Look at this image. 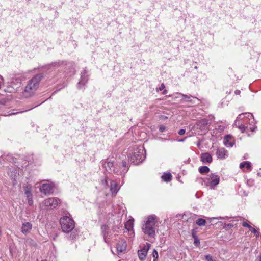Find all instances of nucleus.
Returning <instances> with one entry per match:
<instances>
[{"label": "nucleus", "instance_id": "obj_1", "mask_svg": "<svg viewBox=\"0 0 261 261\" xmlns=\"http://www.w3.org/2000/svg\"><path fill=\"white\" fill-rule=\"evenodd\" d=\"M42 77L41 74H39L34 76L28 81L24 91L22 92V95L25 98L29 97L33 95L34 92L38 89L40 82Z\"/></svg>", "mask_w": 261, "mask_h": 261}, {"label": "nucleus", "instance_id": "obj_2", "mask_svg": "<svg viewBox=\"0 0 261 261\" xmlns=\"http://www.w3.org/2000/svg\"><path fill=\"white\" fill-rule=\"evenodd\" d=\"M155 216H148L142 227L144 234L150 239L154 238L155 236Z\"/></svg>", "mask_w": 261, "mask_h": 261}, {"label": "nucleus", "instance_id": "obj_3", "mask_svg": "<svg viewBox=\"0 0 261 261\" xmlns=\"http://www.w3.org/2000/svg\"><path fill=\"white\" fill-rule=\"evenodd\" d=\"M145 150L143 146H139L136 147L133 155L130 153L128 157L129 161L135 164L142 162L145 159Z\"/></svg>", "mask_w": 261, "mask_h": 261}, {"label": "nucleus", "instance_id": "obj_4", "mask_svg": "<svg viewBox=\"0 0 261 261\" xmlns=\"http://www.w3.org/2000/svg\"><path fill=\"white\" fill-rule=\"evenodd\" d=\"M60 224L62 231L65 233L71 232L75 227L73 220L67 216L61 218Z\"/></svg>", "mask_w": 261, "mask_h": 261}, {"label": "nucleus", "instance_id": "obj_5", "mask_svg": "<svg viewBox=\"0 0 261 261\" xmlns=\"http://www.w3.org/2000/svg\"><path fill=\"white\" fill-rule=\"evenodd\" d=\"M59 201L60 200L56 197L49 198L40 204V207L45 210H53L58 206Z\"/></svg>", "mask_w": 261, "mask_h": 261}, {"label": "nucleus", "instance_id": "obj_6", "mask_svg": "<svg viewBox=\"0 0 261 261\" xmlns=\"http://www.w3.org/2000/svg\"><path fill=\"white\" fill-rule=\"evenodd\" d=\"M207 186L211 189H214L220 182V176L215 173H211L207 175Z\"/></svg>", "mask_w": 261, "mask_h": 261}, {"label": "nucleus", "instance_id": "obj_7", "mask_svg": "<svg viewBox=\"0 0 261 261\" xmlns=\"http://www.w3.org/2000/svg\"><path fill=\"white\" fill-rule=\"evenodd\" d=\"M126 162H122L121 164L119 165L115 164V167L113 169V171L114 173L118 174V175H123L125 174L128 168L126 166Z\"/></svg>", "mask_w": 261, "mask_h": 261}, {"label": "nucleus", "instance_id": "obj_8", "mask_svg": "<svg viewBox=\"0 0 261 261\" xmlns=\"http://www.w3.org/2000/svg\"><path fill=\"white\" fill-rule=\"evenodd\" d=\"M126 242L124 239H121L116 244V251L118 254L121 253H124L126 249Z\"/></svg>", "mask_w": 261, "mask_h": 261}, {"label": "nucleus", "instance_id": "obj_9", "mask_svg": "<svg viewBox=\"0 0 261 261\" xmlns=\"http://www.w3.org/2000/svg\"><path fill=\"white\" fill-rule=\"evenodd\" d=\"M150 246V244L149 243H147L146 245L144 246L142 249L138 250V255L139 259L143 261L145 259L147 252L149 250Z\"/></svg>", "mask_w": 261, "mask_h": 261}, {"label": "nucleus", "instance_id": "obj_10", "mask_svg": "<svg viewBox=\"0 0 261 261\" xmlns=\"http://www.w3.org/2000/svg\"><path fill=\"white\" fill-rule=\"evenodd\" d=\"M40 192L45 195L50 194L53 192V187L47 183L43 184L40 188Z\"/></svg>", "mask_w": 261, "mask_h": 261}, {"label": "nucleus", "instance_id": "obj_11", "mask_svg": "<svg viewBox=\"0 0 261 261\" xmlns=\"http://www.w3.org/2000/svg\"><path fill=\"white\" fill-rule=\"evenodd\" d=\"M88 81V75L86 70H84L83 72H81V80L77 83V88L80 89L82 85H84Z\"/></svg>", "mask_w": 261, "mask_h": 261}, {"label": "nucleus", "instance_id": "obj_12", "mask_svg": "<svg viewBox=\"0 0 261 261\" xmlns=\"http://www.w3.org/2000/svg\"><path fill=\"white\" fill-rule=\"evenodd\" d=\"M102 164L107 171L112 172L116 164H114L113 162L103 161Z\"/></svg>", "mask_w": 261, "mask_h": 261}, {"label": "nucleus", "instance_id": "obj_13", "mask_svg": "<svg viewBox=\"0 0 261 261\" xmlns=\"http://www.w3.org/2000/svg\"><path fill=\"white\" fill-rule=\"evenodd\" d=\"M200 159L201 161L203 163L210 164L212 162V157L211 155L207 152L202 153L201 155Z\"/></svg>", "mask_w": 261, "mask_h": 261}, {"label": "nucleus", "instance_id": "obj_14", "mask_svg": "<svg viewBox=\"0 0 261 261\" xmlns=\"http://www.w3.org/2000/svg\"><path fill=\"white\" fill-rule=\"evenodd\" d=\"M227 153V151L224 148H218L216 152V154L218 158L220 159H224L225 158V156Z\"/></svg>", "mask_w": 261, "mask_h": 261}, {"label": "nucleus", "instance_id": "obj_15", "mask_svg": "<svg viewBox=\"0 0 261 261\" xmlns=\"http://www.w3.org/2000/svg\"><path fill=\"white\" fill-rule=\"evenodd\" d=\"M119 190L118 184L114 180L110 181V191L112 194L116 195Z\"/></svg>", "mask_w": 261, "mask_h": 261}, {"label": "nucleus", "instance_id": "obj_16", "mask_svg": "<svg viewBox=\"0 0 261 261\" xmlns=\"http://www.w3.org/2000/svg\"><path fill=\"white\" fill-rule=\"evenodd\" d=\"M109 229V228L107 225H105L101 226V230L103 233L105 242L108 243L109 241V233L108 232Z\"/></svg>", "mask_w": 261, "mask_h": 261}, {"label": "nucleus", "instance_id": "obj_17", "mask_svg": "<svg viewBox=\"0 0 261 261\" xmlns=\"http://www.w3.org/2000/svg\"><path fill=\"white\" fill-rule=\"evenodd\" d=\"M224 145L229 147H231L233 146L234 143L232 137L230 135H226L224 140Z\"/></svg>", "mask_w": 261, "mask_h": 261}, {"label": "nucleus", "instance_id": "obj_18", "mask_svg": "<svg viewBox=\"0 0 261 261\" xmlns=\"http://www.w3.org/2000/svg\"><path fill=\"white\" fill-rule=\"evenodd\" d=\"M179 94L181 95V96L182 97V98H181L182 101L189 102L192 104L196 103L195 100H194L191 99V98H193L194 99H196V98L195 97H193L191 95H185V94H183L181 93H179ZM197 100L198 101L199 100L198 99H197Z\"/></svg>", "mask_w": 261, "mask_h": 261}, {"label": "nucleus", "instance_id": "obj_19", "mask_svg": "<svg viewBox=\"0 0 261 261\" xmlns=\"http://www.w3.org/2000/svg\"><path fill=\"white\" fill-rule=\"evenodd\" d=\"M32 228V224L29 222H26L22 224L21 231L24 234L27 233Z\"/></svg>", "mask_w": 261, "mask_h": 261}, {"label": "nucleus", "instance_id": "obj_20", "mask_svg": "<svg viewBox=\"0 0 261 261\" xmlns=\"http://www.w3.org/2000/svg\"><path fill=\"white\" fill-rule=\"evenodd\" d=\"M244 167H246L248 171H250L251 170V163L248 161H245L241 163L240 164V168L241 169H243Z\"/></svg>", "mask_w": 261, "mask_h": 261}, {"label": "nucleus", "instance_id": "obj_21", "mask_svg": "<svg viewBox=\"0 0 261 261\" xmlns=\"http://www.w3.org/2000/svg\"><path fill=\"white\" fill-rule=\"evenodd\" d=\"M134 220L130 219L125 224V227L128 230L130 231L133 229Z\"/></svg>", "mask_w": 261, "mask_h": 261}, {"label": "nucleus", "instance_id": "obj_22", "mask_svg": "<svg viewBox=\"0 0 261 261\" xmlns=\"http://www.w3.org/2000/svg\"><path fill=\"white\" fill-rule=\"evenodd\" d=\"M161 177H162V179H163V180H164V181L169 182L171 179L172 175H171V173H164L162 176Z\"/></svg>", "mask_w": 261, "mask_h": 261}, {"label": "nucleus", "instance_id": "obj_23", "mask_svg": "<svg viewBox=\"0 0 261 261\" xmlns=\"http://www.w3.org/2000/svg\"><path fill=\"white\" fill-rule=\"evenodd\" d=\"M244 115H247V117L248 118H249V117H253V115L251 114V113H243V114H240L237 118L236 120V121H235V124L236 125L237 124V122L240 120V119H242L243 118V116Z\"/></svg>", "mask_w": 261, "mask_h": 261}, {"label": "nucleus", "instance_id": "obj_24", "mask_svg": "<svg viewBox=\"0 0 261 261\" xmlns=\"http://www.w3.org/2000/svg\"><path fill=\"white\" fill-rule=\"evenodd\" d=\"M244 115H247V117L248 118H249V117H253V115L251 114V113H243V114H240L237 118L236 120V121H235V124L236 125L237 124V122L240 120V119H242L243 118V116Z\"/></svg>", "mask_w": 261, "mask_h": 261}, {"label": "nucleus", "instance_id": "obj_25", "mask_svg": "<svg viewBox=\"0 0 261 261\" xmlns=\"http://www.w3.org/2000/svg\"><path fill=\"white\" fill-rule=\"evenodd\" d=\"M31 187L30 185H28L24 188V193L27 197L32 196V194L31 193Z\"/></svg>", "mask_w": 261, "mask_h": 261}, {"label": "nucleus", "instance_id": "obj_26", "mask_svg": "<svg viewBox=\"0 0 261 261\" xmlns=\"http://www.w3.org/2000/svg\"><path fill=\"white\" fill-rule=\"evenodd\" d=\"M210 169L207 166H203L199 168V171L201 174H205L209 172Z\"/></svg>", "mask_w": 261, "mask_h": 261}, {"label": "nucleus", "instance_id": "obj_27", "mask_svg": "<svg viewBox=\"0 0 261 261\" xmlns=\"http://www.w3.org/2000/svg\"><path fill=\"white\" fill-rule=\"evenodd\" d=\"M25 243L27 245L30 246H35L36 245L35 241L31 238H28L26 239Z\"/></svg>", "mask_w": 261, "mask_h": 261}, {"label": "nucleus", "instance_id": "obj_28", "mask_svg": "<svg viewBox=\"0 0 261 261\" xmlns=\"http://www.w3.org/2000/svg\"><path fill=\"white\" fill-rule=\"evenodd\" d=\"M196 223L200 226H204L205 225L206 221L203 219L199 218L196 221Z\"/></svg>", "mask_w": 261, "mask_h": 261}, {"label": "nucleus", "instance_id": "obj_29", "mask_svg": "<svg viewBox=\"0 0 261 261\" xmlns=\"http://www.w3.org/2000/svg\"><path fill=\"white\" fill-rule=\"evenodd\" d=\"M249 230L250 231H251L252 233H253L254 234H255L256 237H259V232H257V231L254 228H253V227H249Z\"/></svg>", "mask_w": 261, "mask_h": 261}, {"label": "nucleus", "instance_id": "obj_30", "mask_svg": "<svg viewBox=\"0 0 261 261\" xmlns=\"http://www.w3.org/2000/svg\"><path fill=\"white\" fill-rule=\"evenodd\" d=\"M101 184L105 188H107L109 186L108 178H106L104 180H101Z\"/></svg>", "mask_w": 261, "mask_h": 261}, {"label": "nucleus", "instance_id": "obj_31", "mask_svg": "<svg viewBox=\"0 0 261 261\" xmlns=\"http://www.w3.org/2000/svg\"><path fill=\"white\" fill-rule=\"evenodd\" d=\"M152 256L153 257V261H156L158 258V253L156 250L154 249L152 252Z\"/></svg>", "mask_w": 261, "mask_h": 261}, {"label": "nucleus", "instance_id": "obj_32", "mask_svg": "<svg viewBox=\"0 0 261 261\" xmlns=\"http://www.w3.org/2000/svg\"><path fill=\"white\" fill-rule=\"evenodd\" d=\"M4 90L6 92L12 93L15 91V89L11 87H8L7 89H5Z\"/></svg>", "mask_w": 261, "mask_h": 261}, {"label": "nucleus", "instance_id": "obj_33", "mask_svg": "<svg viewBox=\"0 0 261 261\" xmlns=\"http://www.w3.org/2000/svg\"><path fill=\"white\" fill-rule=\"evenodd\" d=\"M28 202L29 205H32L33 204V200L32 199V196L27 197Z\"/></svg>", "mask_w": 261, "mask_h": 261}, {"label": "nucleus", "instance_id": "obj_34", "mask_svg": "<svg viewBox=\"0 0 261 261\" xmlns=\"http://www.w3.org/2000/svg\"><path fill=\"white\" fill-rule=\"evenodd\" d=\"M205 260L207 261H214L215 260L213 259L212 256H211L210 255H206L205 256Z\"/></svg>", "mask_w": 261, "mask_h": 261}, {"label": "nucleus", "instance_id": "obj_35", "mask_svg": "<svg viewBox=\"0 0 261 261\" xmlns=\"http://www.w3.org/2000/svg\"><path fill=\"white\" fill-rule=\"evenodd\" d=\"M63 62H55V63H53L51 65L53 66H60L61 65H63Z\"/></svg>", "mask_w": 261, "mask_h": 261}, {"label": "nucleus", "instance_id": "obj_36", "mask_svg": "<svg viewBox=\"0 0 261 261\" xmlns=\"http://www.w3.org/2000/svg\"><path fill=\"white\" fill-rule=\"evenodd\" d=\"M239 129L242 132H244L246 128H247L248 126H245L244 125H241L239 126Z\"/></svg>", "mask_w": 261, "mask_h": 261}, {"label": "nucleus", "instance_id": "obj_37", "mask_svg": "<svg viewBox=\"0 0 261 261\" xmlns=\"http://www.w3.org/2000/svg\"><path fill=\"white\" fill-rule=\"evenodd\" d=\"M242 224L243 226L248 227L249 229L250 227H251V226L248 224L246 222H243Z\"/></svg>", "mask_w": 261, "mask_h": 261}, {"label": "nucleus", "instance_id": "obj_38", "mask_svg": "<svg viewBox=\"0 0 261 261\" xmlns=\"http://www.w3.org/2000/svg\"><path fill=\"white\" fill-rule=\"evenodd\" d=\"M194 244L196 246H198L200 244V241L197 238H195Z\"/></svg>", "mask_w": 261, "mask_h": 261}, {"label": "nucleus", "instance_id": "obj_39", "mask_svg": "<svg viewBox=\"0 0 261 261\" xmlns=\"http://www.w3.org/2000/svg\"><path fill=\"white\" fill-rule=\"evenodd\" d=\"M76 237V234L75 232H72L70 235V238L71 239H74Z\"/></svg>", "mask_w": 261, "mask_h": 261}, {"label": "nucleus", "instance_id": "obj_40", "mask_svg": "<svg viewBox=\"0 0 261 261\" xmlns=\"http://www.w3.org/2000/svg\"><path fill=\"white\" fill-rule=\"evenodd\" d=\"M165 127L163 125H161L160 127H159V130L161 132H163L165 130Z\"/></svg>", "mask_w": 261, "mask_h": 261}, {"label": "nucleus", "instance_id": "obj_41", "mask_svg": "<svg viewBox=\"0 0 261 261\" xmlns=\"http://www.w3.org/2000/svg\"><path fill=\"white\" fill-rule=\"evenodd\" d=\"M205 121L203 120H200L199 121H198L197 122V125H199L200 124H205Z\"/></svg>", "mask_w": 261, "mask_h": 261}, {"label": "nucleus", "instance_id": "obj_42", "mask_svg": "<svg viewBox=\"0 0 261 261\" xmlns=\"http://www.w3.org/2000/svg\"><path fill=\"white\" fill-rule=\"evenodd\" d=\"M165 85L163 83H162L161 84V85L160 86V87H159L158 90L162 91V90H163L165 88Z\"/></svg>", "mask_w": 261, "mask_h": 261}, {"label": "nucleus", "instance_id": "obj_43", "mask_svg": "<svg viewBox=\"0 0 261 261\" xmlns=\"http://www.w3.org/2000/svg\"><path fill=\"white\" fill-rule=\"evenodd\" d=\"M185 133V129H181L179 130V131L178 132V134H179L180 135H184Z\"/></svg>", "mask_w": 261, "mask_h": 261}, {"label": "nucleus", "instance_id": "obj_44", "mask_svg": "<svg viewBox=\"0 0 261 261\" xmlns=\"http://www.w3.org/2000/svg\"><path fill=\"white\" fill-rule=\"evenodd\" d=\"M234 93H235V94H236V95H240V94L241 92H240V90H236L235 91Z\"/></svg>", "mask_w": 261, "mask_h": 261}, {"label": "nucleus", "instance_id": "obj_45", "mask_svg": "<svg viewBox=\"0 0 261 261\" xmlns=\"http://www.w3.org/2000/svg\"><path fill=\"white\" fill-rule=\"evenodd\" d=\"M222 219V218L221 217H220V218H212L211 219V222H213L214 220H217V219Z\"/></svg>", "mask_w": 261, "mask_h": 261}, {"label": "nucleus", "instance_id": "obj_46", "mask_svg": "<svg viewBox=\"0 0 261 261\" xmlns=\"http://www.w3.org/2000/svg\"><path fill=\"white\" fill-rule=\"evenodd\" d=\"M18 112H12L11 113L9 114L10 115H15L16 114H17Z\"/></svg>", "mask_w": 261, "mask_h": 261}, {"label": "nucleus", "instance_id": "obj_47", "mask_svg": "<svg viewBox=\"0 0 261 261\" xmlns=\"http://www.w3.org/2000/svg\"><path fill=\"white\" fill-rule=\"evenodd\" d=\"M249 129H250L252 132H253V131H254V129H255V127H249Z\"/></svg>", "mask_w": 261, "mask_h": 261}, {"label": "nucleus", "instance_id": "obj_48", "mask_svg": "<svg viewBox=\"0 0 261 261\" xmlns=\"http://www.w3.org/2000/svg\"><path fill=\"white\" fill-rule=\"evenodd\" d=\"M167 93V91L166 90H164V91L163 92V94L164 95L166 94Z\"/></svg>", "mask_w": 261, "mask_h": 261}, {"label": "nucleus", "instance_id": "obj_49", "mask_svg": "<svg viewBox=\"0 0 261 261\" xmlns=\"http://www.w3.org/2000/svg\"><path fill=\"white\" fill-rule=\"evenodd\" d=\"M258 261H261V254L259 256V260Z\"/></svg>", "mask_w": 261, "mask_h": 261}, {"label": "nucleus", "instance_id": "obj_50", "mask_svg": "<svg viewBox=\"0 0 261 261\" xmlns=\"http://www.w3.org/2000/svg\"><path fill=\"white\" fill-rule=\"evenodd\" d=\"M162 140H167V139H165V138H162Z\"/></svg>", "mask_w": 261, "mask_h": 261}, {"label": "nucleus", "instance_id": "obj_51", "mask_svg": "<svg viewBox=\"0 0 261 261\" xmlns=\"http://www.w3.org/2000/svg\"><path fill=\"white\" fill-rule=\"evenodd\" d=\"M113 229H114V231L116 230L115 228H113Z\"/></svg>", "mask_w": 261, "mask_h": 261}, {"label": "nucleus", "instance_id": "obj_52", "mask_svg": "<svg viewBox=\"0 0 261 261\" xmlns=\"http://www.w3.org/2000/svg\"><path fill=\"white\" fill-rule=\"evenodd\" d=\"M194 68H195V69H197V66H195Z\"/></svg>", "mask_w": 261, "mask_h": 261}, {"label": "nucleus", "instance_id": "obj_53", "mask_svg": "<svg viewBox=\"0 0 261 261\" xmlns=\"http://www.w3.org/2000/svg\"><path fill=\"white\" fill-rule=\"evenodd\" d=\"M214 261H216V260H214Z\"/></svg>", "mask_w": 261, "mask_h": 261}]
</instances>
